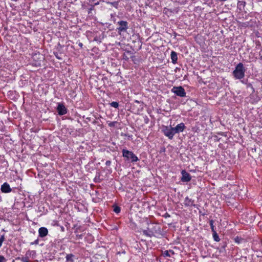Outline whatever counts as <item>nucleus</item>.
Segmentation results:
<instances>
[{
  "label": "nucleus",
  "mask_w": 262,
  "mask_h": 262,
  "mask_svg": "<svg viewBox=\"0 0 262 262\" xmlns=\"http://www.w3.org/2000/svg\"><path fill=\"white\" fill-rule=\"evenodd\" d=\"M147 224L148 227L146 229L142 231L143 234L149 237H158L163 236V231L160 225L155 222H151L147 220Z\"/></svg>",
  "instance_id": "obj_1"
},
{
  "label": "nucleus",
  "mask_w": 262,
  "mask_h": 262,
  "mask_svg": "<svg viewBox=\"0 0 262 262\" xmlns=\"http://www.w3.org/2000/svg\"><path fill=\"white\" fill-rule=\"evenodd\" d=\"M246 71V69L244 67V64L242 62H239L236 66L232 74L235 79L241 80L245 77Z\"/></svg>",
  "instance_id": "obj_2"
},
{
  "label": "nucleus",
  "mask_w": 262,
  "mask_h": 262,
  "mask_svg": "<svg viewBox=\"0 0 262 262\" xmlns=\"http://www.w3.org/2000/svg\"><path fill=\"white\" fill-rule=\"evenodd\" d=\"M122 152V156L124 158L125 161L134 163L139 161V158L132 151H129L126 149H123Z\"/></svg>",
  "instance_id": "obj_3"
},
{
  "label": "nucleus",
  "mask_w": 262,
  "mask_h": 262,
  "mask_svg": "<svg viewBox=\"0 0 262 262\" xmlns=\"http://www.w3.org/2000/svg\"><path fill=\"white\" fill-rule=\"evenodd\" d=\"M117 25L119 26L117 28L116 31L119 35L122 33L126 32L127 30L129 28L128 23L127 21L120 20L117 22Z\"/></svg>",
  "instance_id": "obj_4"
},
{
  "label": "nucleus",
  "mask_w": 262,
  "mask_h": 262,
  "mask_svg": "<svg viewBox=\"0 0 262 262\" xmlns=\"http://www.w3.org/2000/svg\"><path fill=\"white\" fill-rule=\"evenodd\" d=\"M162 132L166 137L171 140L173 139L174 135L176 134L173 127L171 126H163Z\"/></svg>",
  "instance_id": "obj_5"
},
{
  "label": "nucleus",
  "mask_w": 262,
  "mask_h": 262,
  "mask_svg": "<svg viewBox=\"0 0 262 262\" xmlns=\"http://www.w3.org/2000/svg\"><path fill=\"white\" fill-rule=\"evenodd\" d=\"M171 91L177 96L181 97H186V95L185 90L182 86H173Z\"/></svg>",
  "instance_id": "obj_6"
},
{
  "label": "nucleus",
  "mask_w": 262,
  "mask_h": 262,
  "mask_svg": "<svg viewBox=\"0 0 262 262\" xmlns=\"http://www.w3.org/2000/svg\"><path fill=\"white\" fill-rule=\"evenodd\" d=\"M56 110L59 116L64 115L68 112L67 108L65 107L63 103L62 102L58 103Z\"/></svg>",
  "instance_id": "obj_7"
},
{
  "label": "nucleus",
  "mask_w": 262,
  "mask_h": 262,
  "mask_svg": "<svg viewBox=\"0 0 262 262\" xmlns=\"http://www.w3.org/2000/svg\"><path fill=\"white\" fill-rule=\"evenodd\" d=\"M182 177L181 181L183 182H188L190 181L191 179V176L190 174L187 172L185 170H182L181 171Z\"/></svg>",
  "instance_id": "obj_8"
},
{
  "label": "nucleus",
  "mask_w": 262,
  "mask_h": 262,
  "mask_svg": "<svg viewBox=\"0 0 262 262\" xmlns=\"http://www.w3.org/2000/svg\"><path fill=\"white\" fill-rule=\"evenodd\" d=\"M176 134L183 132L186 128V126L184 123L178 124L176 127H173Z\"/></svg>",
  "instance_id": "obj_9"
},
{
  "label": "nucleus",
  "mask_w": 262,
  "mask_h": 262,
  "mask_svg": "<svg viewBox=\"0 0 262 262\" xmlns=\"http://www.w3.org/2000/svg\"><path fill=\"white\" fill-rule=\"evenodd\" d=\"M1 190L2 192L5 193L10 192L12 191L9 184L7 182L4 183L1 186Z\"/></svg>",
  "instance_id": "obj_10"
},
{
  "label": "nucleus",
  "mask_w": 262,
  "mask_h": 262,
  "mask_svg": "<svg viewBox=\"0 0 262 262\" xmlns=\"http://www.w3.org/2000/svg\"><path fill=\"white\" fill-rule=\"evenodd\" d=\"M184 204L185 206L191 207L194 206V207H197V205L194 204V200L189 199L188 196L186 197L184 200Z\"/></svg>",
  "instance_id": "obj_11"
},
{
  "label": "nucleus",
  "mask_w": 262,
  "mask_h": 262,
  "mask_svg": "<svg viewBox=\"0 0 262 262\" xmlns=\"http://www.w3.org/2000/svg\"><path fill=\"white\" fill-rule=\"evenodd\" d=\"M39 236L41 238L45 237L48 234V230L47 228L42 227L38 230Z\"/></svg>",
  "instance_id": "obj_12"
},
{
  "label": "nucleus",
  "mask_w": 262,
  "mask_h": 262,
  "mask_svg": "<svg viewBox=\"0 0 262 262\" xmlns=\"http://www.w3.org/2000/svg\"><path fill=\"white\" fill-rule=\"evenodd\" d=\"M170 58L173 64H176L178 60V54L174 51H172L170 53Z\"/></svg>",
  "instance_id": "obj_13"
},
{
  "label": "nucleus",
  "mask_w": 262,
  "mask_h": 262,
  "mask_svg": "<svg viewBox=\"0 0 262 262\" xmlns=\"http://www.w3.org/2000/svg\"><path fill=\"white\" fill-rule=\"evenodd\" d=\"M132 54L133 53L131 51H126L122 55V59L127 61L129 59L128 56H131Z\"/></svg>",
  "instance_id": "obj_14"
},
{
  "label": "nucleus",
  "mask_w": 262,
  "mask_h": 262,
  "mask_svg": "<svg viewBox=\"0 0 262 262\" xmlns=\"http://www.w3.org/2000/svg\"><path fill=\"white\" fill-rule=\"evenodd\" d=\"M103 38H104V34H103V33H101V34H100L98 36L96 35V36H95L94 38V41H95L97 42L100 43V42H101L102 40L103 39Z\"/></svg>",
  "instance_id": "obj_15"
},
{
  "label": "nucleus",
  "mask_w": 262,
  "mask_h": 262,
  "mask_svg": "<svg viewBox=\"0 0 262 262\" xmlns=\"http://www.w3.org/2000/svg\"><path fill=\"white\" fill-rule=\"evenodd\" d=\"M246 5V2L245 1H238V3H237V8L240 10H242L244 7Z\"/></svg>",
  "instance_id": "obj_16"
},
{
  "label": "nucleus",
  "mask_w": 262,
  "mask_h": 262,
  "mask_svg": "<svg viewBox=\"0 0 262 262\" xmlns=\"http://www.w3.org/2000/svg\"><path fill=\"white\" fill-rule=\"evenodd\" d=\"M74 255L73 254H69L66 256V262H74L73 258Z\"/></svg>",
  "instance_id": "obj_17"
},
{
  "label": "nucleus",
  "mask_w": 262,
  "mask_h": 262,
  "mask_svg": "<svg viewBox=\"0 0 262 262\" xmlns=\"http://www.w3.org/2000/svg\"><path fill=\"white\" fill-rule=\"evenodd\" d=\"M99 4V2H97L95 3L93 5L91 4V7L89 9L88 13L89 14H92V11L94 10V7L95 6L98 5Z\"/></svg>",
  "instance_id": "obj_18"
},
{
  "label": "nucleus",
  "mask_w": 262,
  "mask_h": 262,
  "mask_svg": "<svg viewBox=\"0 0 262 262\" xmlns=\"http://www.w3.org/2000/svg\"><path fill=\"white\" fill-rule=\"evenodd\" d=\"M170 253L174 254V252L172 250H166L163 253V255L164 257H170Z\"/></svg>",
  "instance_id": "obj_19"
},
{
  "label": "nucleus",
  "mask_w": 262,
  "mask_h": 262,
  "mask_svg": "<svg viewBox=\"0 0 262 262\" xmlns=\"http://www.w3.org/2000/svg\"><path fill=\"white\" fill-rule=\"evenodd\" d=\"M106 3L107 4H109V5L113 6L114 7H115L116 8H118V5H119L118 2H117V1H115V2H107Z\"/></svg>",
  "instance_id": "obj_20"
},
{
  "label": "nucleus",
  "mask_w": 262,
  "mask_h": 262,
  "mask_svg": "<svg viewBox=\"0 0 262 262\" xmlns=\"http://www.w3.org/2000/svg\"><path fill=\"white\" fill-rule=\"evenodd\" d=\"M234 241L236 243L240 244L242 243L243 242H245V239L241 237H239L237 236L234 238Z\"/></svg>",
  "instance_id": "obj_21"
},
{
  "label": "nucleus",
  "mask_w": 262,
  "mask_h": 262,
  "mask_svg": "<svg viewBox=\"0 0 262 262\" xmlns=\"http://www.w3.org/2000/svg\"><path fill=\"white\" fill-rule=\"evenodd\" d=\"M113 207V211L115 213H119L120 212L121 208L119 206H118L116 205H114Z\"/></svg>",
  "instance_id": "obj_22"
},
{
  "label": "nucleus",
  "mask_w": 262,
  "mask_h": 262,
  "mask_svg": "<svg viewBox=\"0 0 262 262\" xmlns=\"http://www.w3.org/2000/svg\"><path fill=\"white\" fill-rule=\"evenodd\" d=\"M212 234H213V239L215 242H219L220 241V238L216 231L213 232Z\"/></svg>",
  "instance_id": "obj_23"
},
{
  "label": "nucleus",
  "mask_w": 262,
  "mask_h": 262,
  "mask_svg": "<svg viewBox=\"0 0 262 262\" xmlns=\"http://www.w3.org/2000/svg\"><path fill=\"white\" fill-rule=\"evenodd\" d=\"M111 106L115 107L116 108H118L119 103L117 102L113 101L110 103Z\"/></svg>",
  "instance_id": "obj_24"
},
{
  "label": "nucleus",
  "mask_w": 262,
  "mask_h": 262,
  "mask_svg": "<svg viewBox=\"0 0 262 262\" xmlns=\"http://www.w3.org/2000/svg\"><path fill=\"white\" fill-rule=\"evenodd\" d=\"M214 221L212 220L209 221V225L210 226V228L211 229L212 232L215 231L214 229V226L213 225Z\"/></svg>",
  "instance_id": "obj_25"
},
{
  "label": "nucleus",
  "mask_w": 262,
  "mask_h": 262,
  "mask_svg": "<svg viewBox=\"0 0 262 262\" xmlns=\"http://www.w3.org/2000/svg\"><path fill=\"white\" fill-rule=\"evenodd\" d=\"M246 86H247V89H249L250 88L251 90V92L253 93L254 92L255 90H254V88L252 86V84L251 83H248L247 84H246Z\"/></svg>",
  "instance_id": "obj_26"
},
{
  "label": "nucleus",
  "mask_w": 262,
  "mask_h": 262,
  "mask_svg": "<svg viewBox=\"0 0 262 262\" xmlns=\"http://www.w3.org/2000/svg\"><path fill=\"white\" fill-rule=\"evenodd\" d=\"M130 58L132 59V60L135 64H137L139 62L138 59L136 58V56L134 55H131Z\"/></svg>",
  "instance_id": "obj_27"
},
{
  "label": "nucleus",
  "mask_w": 262,
  "mask_h": 262,
  "mask_svg": "<svg viewBox=\"0 0 262 262\" xmlns=\"http://www.w3.org/2000/svg\"><path fill=\"white\" fill-rule=\"evenodd\" d=\"M21 261L23 262H29V258L28 256L22 257L21 258Z\"/></svg>",
  "instance_id": "obj_28"
},
{
  "label": "nucleus",
  "mask_w": 262,
  "mask_h": 262,
  "mask_svg": "<svg viewBox=\"0 0 262 262\" xmlns=\"http://www.w3.org/2000/svg\"><path fill=\"white\" fill-rule=\"evenodd\" d=\"M5 235H2L0 237V246H2L3 242L5 241Z\"/></svg>",
  "instance_id": "obj_29"
},
{
  "label": "nucleus",
  "mask_w": 262,
  "mask_h": 262,
  "mask_svg": "<svg viewBox=\"0 0 262 262\" xmlns=\"http://www.w3.org/2000/svg\"><path fill=\"white\" fill-rule=\"evenodd\" d=\"M117 123V121H113V122H111L109 124H108V125L110 127H114L115 126L116 124Z\"/></svg>",
  "instance_id": "obj_30"
},
{
  "label": "nucleus",
  "mask_w": 262,
  "mask_h": 262,
  "mask_svg": "<svg viewBox=\"0 0 262 262\" xmlns=\"http://www.w3.org/2000/svg\"><path fill=\"white\" fill-rule=\"evenodd\" d=\"M7 259L3 255H0V262H6Z\"/></svg>",
  "instance_id": "obj_31"
},
{
  "label": "nucleus",
  "mask_w": 262,
  "mask_h": 262,
  "mask_svg": "<svg viewBox=\"0 0 262 262\" xmlns=\"http://www.w3.org/2000/svg\"><path fill=\"white\" fill-rule=\"evenodd\" d=\"M144 121L145 124H148L149 123V119L147 116H146L144 117Z\"/></svg>",
  "instance_id": "obj_32"
},
{
  "label": "nucleus",
  "mask_w": 262,
  "mask_h": 262,
  "mask_svg": "<svg viewBox=\"0 0 262 262\" xmlns=\"http://www.w3.org/2000/svg\"><path fill=\"white\" fill-rule=\"evenodd\" d=\"M217 134L219 135L222 136H225V137L227 136V133L225 132H220L217 133Z\"/></svg>",
  "instance_id": "obj_33"
},
{
  "label": "nucleus",
  "mask_w": 262,
  "mask_h": 262,
  "mask_svg": "<svg viewBox=\"0 0 262 262\" xmlns=\"http://www.w3.org/2000/svg\"><path fill=\"white\" fill-rule=\"evenodd\" d=\"M39 244V239L37 238L33 242L31 243V245H38Z\"/></svg>",
  "instance_id": "obj_34"
},
{
  "label": "nucleus",
  "mask_w": 262,
  "mask_h": 262,
  "mask_svg": "<svg viewBox=\"0 0 262 262\" xmlns=\"http://www.w3.org/2000/svg\"><path fill=\"white\" fill-rule=\"evenodd\" d=\"M162 216L165 218H167V217H170V215L169 213H168L167 212H166L164 214H163L162 215Z\"/></svg>",
  "instance_id": "obj_35"
},
{
  "label": "nucleus",
  "mask_w": 262,
  "mask_h": 262,
  "mask_svg": "<svg viewBox=\"0 0 262 262\" xmlns=\"http://www.w3.org/2000/svg\"><path fill=\"white\" fill-rule=\"evenodd\" d=\"M54 55L55 56V57L58 59H61V58L59 56L58 53L57 52H54Z\"/></svg>",
  "instance_id": "obj_36"
},
{
  "label": "nucleus",
  "mask_w": 262,
  "mask_h": 262,
  "mask_svg": "<svg viewBox=\"0 0 262 262\" xmlns=\"http://www.w3.org/2000/svg\"><path fill=\"white\" fill-rule=\"evenodd\" d=\"M82 236H83L82 234H77L76 235V238L77 239H82Z\"/></svg>",
  "instance_id": "obj_37"
},
{
  "label": "nucleus",
  "mask_w": 262,
  "mask_h": 262,
  "mask_svg": "<svg viewBox=\"0 0 262 262\" xmlns=\"http://www.w3.org/2000/svg\"><path fill=\"white\" fill-rule=\"evenodd\" d=\"M31 253H35V251H28L26 253V255H31Z\"/></svg>",
  "instance_id": "obj_38"
},
{
  "label": "nucleus",
  "mask_w": 262,
  "mask_h": 262,
  "mask_svg": "<svg viewBox=\"0 0 262 262\" xmlns=\"http://www.w3.org/2000/svg\"><path fill=\"white\" fill-rule=\"evenodd\" d=\"M111 164V161H110V160H107L106 161V162H105V165L107 166H110Z\"/></svg>",
  "instance_id": "obj_39"
},
{
  "label": "nucleus",
  "mask_w": 262,
  "mask_h": 262,
  "mask_svg": "<svg viewBox=\"0 0 262 262\" xmlns=\"http://www.w3.org/2000/svg\"><path fill=\"white\" fill-rule=\"evenodd\" d=\"M241 82L244 83V84H245L246 85L248 83V79H246V80H242L241 79Z\"/></svg>",
  "instance_id": "obj_40"
},
{
  "label": "nucleus",
  "mask_w": 262,
  "mask_h": 262,
  "mask_svg": "<svg viewBox=\"0 0 262 262\" xmlns=\"http://www.w3.org/2000/svg\"><path fill=\"white\" fill-rule=\"evenodd\" d=\"M215 138H216L215 140H216V141H219L221 139V138H219L217 136H215Z\"/></svg>",
  "instance_id": "obj_41"
},
{
  "label": "nucleus",
  "mask_w": 262,
  "mask_h": 262,
  "mask_svg": "<svg viewBox=\"0 0 262 262\" xmlns=\"http://www.w3.org/2000/svg\"><path fill=\"white\" fill-rule=\"evenodd\" d=\"M94 182H95V183H97V182H99V181H97V177H95V179H94Z\"/></svg>",
  "instance_id": "obj_42"
},
{
  "label": "nucleus",
  "mask_w": 262,
  "mask_h": 262,
  "mask_svg": "<svg viewBox=\"0 0 262 262\" xmlns=\"http://www.w3.org/2000/svg\"><path fill=\"white\" fill-rule=\"evenodd\" d=\"M79 46H80V47H82V46H83V44L81 43V42H79V44H78Z\"/></svg>",
  "instance_id": "obj_43"
},
{
  "label": "nucleus",
  "mask_w": 262,
  "mask_h": 262,
  "mask_svg": "<svg viewBox=\"0 0 262 262\" xmlns=\"http://www.w3.org/2000/svg\"><path fill=\"white\" fill-rule=\"evenodd\" d=\"M95 1V0H89V3H92L94 2Z\"/></svg>",
  "instance_id": "obj_44"
},
{
  "label": "nucleus",
  "mask_w": 262,
  "mask_h": 262,
  "mask_svg": "<svg viewBox=\"0 0 262 262\" xmlns=\"http://www.w3.org/2000/svg\"><path fill=\"white\" fill-rule=\"evenodd\" d=\"M61 230H62V231H64V227H61Z\"/></svg>",
  "instance_id": "obj_45"
},
{
  "label": "nucleus",
  "mask_w": 262,
  "mask_h": 262,
  "mask_svg": "<svg viewBox=\"0 0 262 262\" xmlns=\"http://www.w3.org/2000/svg\"><path fill=\"white\" fill-rule=\"evenodd\" d=\"M226 247V244H224V245L222 246L223 248H224V249H225Z\"/></svg>",
  "instance_id": "obj_46"
},
{
  "label": "nucleus",
  "mask_w": 262,
  "mask_h": 262,
  "mask_svg": "<svg viewBox=\"0 0 262 262\" xmlns=\"http://www.w3.org/2000/svg\"><path fill=\"white\" fill-rule=\"evenodd\" d=\"M174 36L176 37L177 35V34L176 32H174Z\"/></svg>",
  "instance_id": "obj_47"
},
{
  "label": "nucleus",
  "mask_w": 262,
  "mask_h": 262,
  "mask_svg": "<svg viewBox=\"0 0 262 262\" xmlns=\"http://www.w3.org/2000/svg\"><path fill=\"white\" fill-rule=\"evenodd\" d=\"M111 18L114 17L113 14H111Z\"/></svg>",
  "instance_id": "obj_48"
},
{
  "label": "nucleus",
  "mask_w": 262,
  "mask_h": 262,
  "mask_svg": "<svg viewBox=\"0 0 262 262\" xmlns=\"http://www.w3.org/2000/svg\"><path fill=\"white\" fill-rule=\"evenodd\" d=\"M135 102H136V103H139V101H138V100H136V101H135Z\"/></svg>",
  "instance_id": "obj_49"
},
{
  "label": "nucleus",
  "mask_w": 262,
  "mask_h": 262,
  "mask_svg": "<svg viewBox=\"0 0 262 262\" xmlns=\"http://www.w3.org/2000/svg\"><path fill=\"white\" fill-rule=\"evenodd\" d=\"M162 151H165V148H164L163 149H162Z\"/></svg>",
  "instance_id": "obj_50"
},
{
  "label": "nucleus",
  "mask_w": 262,
  "mask_h": 262,
  "mask_svg": "<svg viewBox=\"0 0 262 262\" xmlns=\"http://www.w3.org/2000/svg\"><path fill=\"white\" fill-rule=\"evenodd\" d=\"M162 151H165V148H164L163 149H162Z\"/></svg>",
  "instance_id": "obj_51"
},
{
  "label": "nucleus",
  "mask_w": 262,
  "mask_h": 262,
  "mask_svg": "<svg viewBox=\"0 0 262 262\" xmlns=\"http://www.w3.org/2000/svg\"><path fill=\"white\" fill-rule=\"evenodd\" d=\"M260 59H262V55L260 56Z\"/></svg>",
  "instance_id": "obj_52"
},
{
  "label": "nucleus",
  "mask_w": 262,
  "mask_h": 262,
  "mask_svg": "<svg viewBox=\"0 0 262 262\" xmlns=\"http://www.w3.org/2000/svg\"><path fill=\"white\" fill-rule=\"evenodd\" d=\"M1 247V246H0V248Z\"/></svg>",
  "instance_id": "obj_53"
}]
</instances>
